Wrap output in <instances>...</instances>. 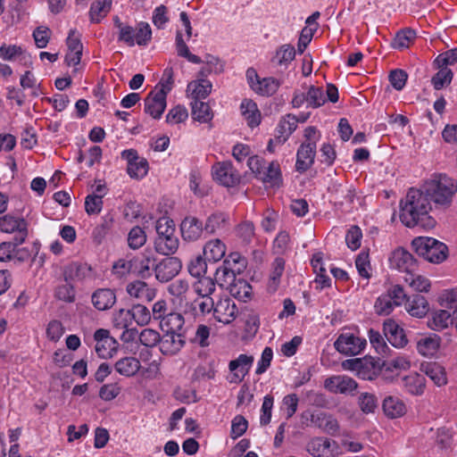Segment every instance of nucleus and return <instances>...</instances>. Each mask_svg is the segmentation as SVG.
I'll use <instances>...</instances> for the list:
<instances>
[{
  "instance_id": "nucleus-52",
  "label": "nucleus",
  "mask_w": 457,
  "mask_h": 457,
  "mask_svg": "<svg viewBox=\"0 0 457 457\" xmlns=\"http://www.w3.org/2000/svg\"><path fill=\"white\" fill-rule=\"evenodd\" d=\"M355 266L359 275L366 279L371 277V265L370 262L369 253L361 251L356 257Z\"/></svg>"
},
{
  "instance_id": "nucleus-44",
  "label": "nucleus",
  "mask_w": 457,
  "mask_h": 457,
  "mask_svg": "<svg viewBox=\"0 0 457 457\" xmlns=\"http://www.w3.org/2000/svg\"><path fill=\"white\" fill-rule=\"evenodd\" d=\"M404 386L411 395L423 394L425 389V378L418 373H412L403 378Z\"/></svg>"
},
{
  "instance_id": "nucleus-55",
  "label": "nucleus",
  "mask_w": 457,
  "mask_h": 457,
  "mask_svg": "<svg viewBox=\"0 0 457 457\" xmlns=\"http://www.w3.org/2000/svg\"><path fill=\"white\" fill-rule=\"evenodd\" d=\"M128 174L135 179H142L148 172V162L146 159L141 158L134 163H130L127 167Z\"/></svg>"
},
{
  "instance_id": "nucleus-32",
  "label": "nucleus",
  "mask_w": 457,
  "mask_h": 457,
  "mask_svg": "<svg viewBox=\"0 0 457 457\" xmlns=\"http://www.w3.org/2000/svg\"><path fill=\"white\" fill-rule=\"evenodd\" d=\"M141 368V363L135 357H124L115 362V370L124 377H133Z\"/></svg>"
},
{
  "instance_id": "nucleus-11",
  "label": "nucleus",
  "mask_w": 457,
  "mask_h": 457,
  "mask_svg": "<svg viewBox=\"0 0 457 457\" xmlns=\"http://www.w3.org/2000/svg\"><path fill=\"white\" fill-rule=\"evenodd\" d=\"M238 308L231 298L228 296L220 297L214 303L213 316L223 324H229L237 318Z\"/></svg>"
},
{
  "instance_id": "nucleus-9",
  "label": "nucleus",
  "mask_w": 457,
  "mask_h": 457,
  "mask_svg": "<svg viewBox=\"0 0 457 457\" xmlns=\"http://www.w3.org/2000/svg\"><path fill=\"white\" fill-rule=\"evenodd\" d=\"M155 265L154 253L148 248L129 261V269L143 278L152 275V270L154 271Z\"/></svg>"
},
{
  "instance_id": "nucleus-33",
  "label": "nucleus",
  "mask_w": 457,
  "mask_h": 457,
  "mask_svg": "<svg viewBox=\"0 0 457 457\" xmlns=\"http://www.w3.org/2000/svg\"><path fill=\"white\" fill-rule=\"evenodd\" d=\"M185 323L184 317L179 312L170 313L159 323L161 329L165 333H182Z\"/></svg>"
},
{
  "instance_id": "nucleus-23",
  "label": "nucleus",
  "mask_w": 457,
  "mask_h": 457,
  "mask_svg": "<svg viewBox=\"0 0 457 457\" xmlns=\"http://www.w3.org/2000/svg\"><path fill=\"white\" fill-rule=\"evenodd\" d=\"M405 310L412 317L423 318L429 311L428 302L423 295H413L406 299Z\"/></svg>"
},
{
  "instance_id": "nucleus-14",
  "label": "nucleus",
  "mask_w": 457,
  "mask_h": 457,
  "mask_svg": "<svg viewBox=\"0 0 457 457\" xmlns=\"http://www.w3.org/2000/svg\"><path fill=\"white\" fill-rule=\"evenodd\" d=\"M324 387L333 394H353L358 387L357 382L347 376H332L324 381Z\"/></svg>"
},
{
  "instance_id": "nucleus-15",
  "label": "nucleus",
  "mask_w": 457,
  "mask_h": 457,
  "mask_svg": "<svg viewBox=\"0 0 457 457\" xmlns=\"http://www.w3.org/2000/svg\"><path fill=\"white\" fill-rule=\"evenodd\" d=\"M180 231L185 241L195 242L201 238L205 230L201 220L187 216L181 221Z\"/></svg>"
},
{
  "instance_id": "nucleus-4",
  "label": "nucleus",
  "mask_w": 457,
  "mask_h": 457,
  "mask_svg": "<svg viewBox=\"0 0 457 457\" xmlns=\"http://www.w3.org/2000/svg\"><path fill=\"white\" fill-rule=\"evenodd\" d=\"M411 245L419 256L432 263H440L447 257L446 245L433 237H416L412 240Z\"/></svg>"
},
{
  "instance_id": "nucleus-45",
  "label": "nucleus",
  "mask_w": 457,
  "mask_h": 457,
  "mask_svg": "<svg viewBox=\"0 0 457 457\" xmlns=\"http://www.w3.org/2000/svg\"><path fill=\"white\" fill-rule=\"evenodd\" d=\"M227 290L232 296L244 301L249 298L252 294L251 285L243 278H237Z\"/></svg>"
},
{
  "instance_id": "nucleus-35",
  "label": "nucleus",
  "mask_w": 457,
  "mask_h": 457,
  "mask_svg": "<svg viewBox=\"0 0 457 457\" xmlns=\"http://www.w3.org/2000/svg\"><path fill=\"white\" fill-rule=\"evenodd\" d=\"M259 179L270 187H279L282 181L279 164L277 162H270L263 170Z\"/></svg>"
},
{
  "instance_id": "nucleus-54",
  "label": "nucleus",
  "mask_w": 457,
  "mask_h": 457,
  "mask_svg": "<svg viewBox=\"0 0 457 457\" xmlns=\"http://www.w3.org/2000/svg\"><path fill=\"white\" fill-rule=\"evenodd\" d=\"M416 38V32L411 29H405L397 32L394 39V46L395 48H407Z\"/></svg>"
},
{
  "instance_id": "nucleus-31",
  "label": "nucleus",
  "mask_w": 457,
  "mask_h": 457,
  "mask_svg": "<svg viewBox=\"0 0 457 457\" xmlns=\"http://www.w3.org/2000/svg\"><path fill=\"white\" fill-rule=\"evenodd\" d=\"M243 117L251 128L257 127L261 122V112L257 104L250 99H245L240 104Z\"/></svg>"
},
{
  "instance_id": "nucleus-27",
  "label": "nucleus",
  "mask_w": 457,
  "mask_h": 457,
  "mask_svg": "<svg viewBox=\"0 0 457 457\" xmlns=\"http://www.w3.org/2000/svg\"><path fill=\"white\" fill-rule=\"evenodd\" d=\"M91 300L97 310L105 311L113 306L116 302V295L112 289L100 288L93 293Z\"/></svg>"
},
{
  "instance_id": "nucleus-46",
  "label": "nucleus",
  "mask_w": 457,
  "mask_h": 457,
  "mask_svg": "<svg viewBox=\"0 0 457 457\" xmlns=\"http://www.w3.org/2000/svg\"><path fill=\"white\" fill-rule=\"evenodd\" d=\"M113 224V219L110 215H105L102 218V222L97 225L93 232L92 237L95 243L97 245L102 244L104 239L106 237L108 233L110 232Z\"/></svg>"
},
{
  "instance_id": "nucleus-16",
  "label": "nucleus",
  "mask_w": 457,
  "mask_h": 457,
  "mask_svg": "<svg viewBox=\"0 0 457 457\" xmlns=\"http://www.w3.org/2000/svg\"><path fill=\"white\" fill-rule=\"evenodd\" d=\"M165 93L151 91L145 98V112L154 119H160L166 108Z\"/></svg>"
},
{
  "instance_id": "nucleus-25",
  "label": "nucleus",
  "mask_w": 457,
  "mask_h": 457,
  "mask_svg": "<svg viewBox=\"0 0 457 457\" xmlns=\"http://www.w3.org/2000/svg\"><path fill=\"white\" fill-rule=\"evenodd\" d=\"M306 451L313 457H333L331 441L326 437H314L305 446Z\"/></svg>"
},
{
  "instance_id": "nucleus-17",
  "label": "nucleus",
  "mask_w": 457,
  "mask_h": 457,
  "mask_svg": "<svg viewBox=\"0 0 457 457\" xmlns=\"http://www.w3.org/2000/svg\"><path fill=\"white\" fill-rule=\"evenodd\" d=\"M316 145L312 143H303L296 153L295 170L303 173L309 170L314 163L316 155Z\"/></svg>"
},
{
  "instance_id": "nucleus-56",
  "label": "nucleus",
  "mask_w": 457,
  "mask_h": 457,
  "mask_svg": "<svg viewBox=\"0 0 457 457\" xmlns=\"http://www.w3.org/2000/svg\"><path fill=\"white\" fill-rule=\"evenodd\" d=\"M359 406L362 412L373 413L378 408V399L375 395L370 393H361L358 400Z\"/></svg>"
},
{
  "instance_id": "nucleus-19",
  "label": "nucleus",
  "mask_w": 457,
  "mask_h": 457,
  "mask_svg": "<svg viewBox=\"0 0 457 457\" xmlns=\"http://www.w3.org/2000/svg\"><path fill=\"white\" fill-rule=\"evenodd\" d=\"M312 426L331 436L337 435L340 428L333 415L323 411H316L315 415H312Z\"/></svg>"
},
{
  "instance_id": "nucleus-28",
  "label": "nucleus",
  "mask_w": 457,
  "mask_h": 457,
  "mask_svg": "<svg viewBox=\"0 0 457 457\" xmlns=\"http://www.w3.org/2000/svg\"><path fill=\"white\" fill-rule=\"evenodd\" d=\"M421 371L437 386H445L447 383L445 370L437 362L430 361L421 364Z\"/></svg>"
},
{
  "instance_id": "nucleus-21",
  "label": "nucleus",
  "mask_w": 457,
  "mask_h": 457,
  "mask_svg": "<svg viewBox=\"0 0 457 457\" xmlns=\"http://www.w3.org/2000/svg\"><path fill=\"white\" fill-rule=\"evenodd\" d=\"M384 334L389 343L395 347H403L407 345V338L403 329L394 320L384 322Z\"/></svg>"
},
{
  "instance_id": "nucleus-7",
  "label": "nucleus",
  "mask_w": 457,
  "mask_h": 457,
  "mask_svg": "<svg viewBox=\"0 0 457 457\" xmlns=\"http://www.w3.org/2000/svg\"><path fill=\"white\" fill-rule=\"evenodd\" d=\"M367 341L353 333H342L334 343L337 351L347 356L360 354L365 348Z\"/></svg>"
},
{
  "instance_id": "nucleus-18",
  "label": "nucleus",
  "mask_w": 457,
  "mask_h": 457,
  "mask_svg": "<svg viewBox=\"0 0 457 457\" xmlns=\"http://www.w3.org/2000/svg\"><path fill=\"white\" fill-rule=\"evenodd\" d=\"M183 333H165L160 341V351L164 355H175L185 345Z\"/></svg>"
},
{
  "instance_id": "nucleus-13",
  "label": "nucleus",
  "mask_w": 457,
  "mask_h": 457,
  "mask_svg": "<svg viewBox=\"0 0 457 457\" xmlns=\"http://www.w3.org/2000/svg\"><path fill=\"white\" fill-rule=\"evenodd\" d=\"M253 361V356L244 353L231 360L228 363V370L232 373L230 383L238 384L242 382L251 370Z\"/></svg>"
},
{
  "instance_id": "nucleus-12",
  "label": "nucleus",
  "mask_w": 457,
  "mask_h": 457,
  "mask_svg": "<svg viewBox=\"0 0 457 457\" xmlns=\"http://www.w3.org/2000/svg\"><path fill=\"white\" fill-rule=\"evenodd\" d=\"M213 178L222 186L234 187L240 181L239 173L229 162H219L212 167Z\"/></svg>"
},
{
  "instance_id": "nucleus-47",
  "label": "nucleus",
  "mask_w": 457,
  "mask_h": 457,
  "mask_svg": "<svg viewBox=\"0 0 457 457\" xmlns=\"http://www.w3.org/2000/svg\"><path fill=\"white\" fill-rule=\"evenodd\" d=\"M295 49L292 45L286 44L281 46L277 51L272 62L277 65H287L295 59Z\"/></svg>"
},
{
  "instance_id": "nucleus-62",
  "label": "nucleus",
  "mask_w": 457,
  "mask_h": 457,
  "mask_svg": "<svg viewBox=\"0 0 457 457\" xmlns=\"http://www.w3.org/2000/svg\"><path fill=\"white\" fill-rule=\"evenodd\" d=\"M361 228L358 226H352L346 233L345 242L351 250L355 251L361 246Z\"/></svg>"
},
{
  "instance_id": "nucleus-48",
  "label": "nucleus",
  "mask_w": 457,
  "mask_h": 457,
  "mask_svg": "<svg viewBox=\"0 0 457 457\" xmlns=\"http://www.w3.org/2000/svg\"><path fill=\"white\" fill-rule=\"evenodd\" d=\"M404 281L417 292H428L431 286L428 278L414 272L406 275Z\"/></svg>"
},
{
  "instance_id": "nucleus-30",
  "label": "nucleus",
  "mask_w": 457,
  "mask_h": 457,
  "mask_svg": "<svg viewBox=\"0 0 457 457\" xmlns=\"http://www.w3.org/2000/svg\"><path fill=\"white\" fill-rule=\"evenodd\" d=\"M226 245L219 238L208 241L204 246V254L209 262H217L226 253Z\"/></svg>"
},
{
  "instance_id": "nucleus-53",
  "label": "nucleus",
  "mask_w": 457,
  "mask_h": 457,
  "mask_svg": "<svg viewBox=\"0 0 457 457\" xmlns=\"http://www.w3.org/2000/svg\"><path fill=\"white\" fill-rule=\"evenodd\" d=\"M308 107L318 108L323 105L327 99L323 89L320 87L311 86L307 91Z\"/></svg>"
},
{
  "instance_id": "nucleus-36",
  "label": "nucleus",
  "mask_w": 457,
  "mask_h": 457,
  "mask_svg": "<svg viewBox=\"0 0 457 457\" xmlns=\"http://www.w3.org/2000/svg\"><path fill=\"white\" fill-rule=\"evenodd\" d=\"M237 274L232 268L222 263L216 269L214 279L220 287L228 289L236 281Z\"/></svg>"
},
{
  "instance_id": "nucleus-49",
  "label": "nucleus",
  "mask_w": 457,
  "mask_h": 457,
  "mask_svg": "<svg viewBox=\"0 0 457 457\" xmlns=\"http://www.w3.org/2000/svg\"><path fill=\"white\" fill-rule=\"evenodd\" d=\"M214 303L211 296H198L192 303V310L195 315H206L213 312Z\"/></svg>"
},
{
  "instance_id": "nucleus-43",
  "label": "nucleus",
  "mask_w": 457,
  "mask_h": 457,
  "mask_svg": "<svg viewBox=\"0 0 457 457\" xmlns=\"http://www.w3.org/2000/svg\"><path fill=\"white\" fill-rule=\"evenodd\" d=\"M193 288L198 296H211L215 292L216 282L211 277L203 276L197 278Z\"/></svg>"
},
{
  "instance_id": "nucleus-6",
  "label": "nucleus",
  "mask_w": 457,
  "mask_h": 457,
  "mask_svg": "<svg viewBox=\"0 0 457 457\" xmlns=\"http://www.w3.org/2000/svg\"><path fill=\"white\" fill-rule=\"evenodd\" d=\"M0 231L3 233H16L13 241L23 244L28 237V222L24 218L6 214L0 217Z\"/></svg>"
},
{
  "instance_id": "nucleus-3",
  "label": "nucleus",
  "mask_w": 457,
  "mask_h": 457,
  "mask_svg": "<svg viewBox=\"0 0 457 457\" xmlns=\"http://www.w3.org/2000/svg\"><path fill=\"white\" fill-rule=\"evenodd\" d=\"M156 237L154 242L156 253L162 255H171L177 252L179 240L176 236L175 224L172 220L162 217L156 221Z\"/></svg>"
},
{
  "instance_id": "nucleus-1",
  "label": "nucleus",
  "mask_w": 457,
  "mask_h": 457,
  "mask_svg": "<svg viewBox=\"0 0 457 457\" xmlns=\"http://www.w3.org/2000/svg\"><path fill=\"white\" fill-rule=\"evenodd\" d=\"M431 203L421 189L410 188L400 202V220L407 228H433L436 221L429 215Z\"/></svg>"
},
{
  "instance_id": "nucleus-8",
  "label": "nucleus",
  "mask_w": 457,
  "mask_h": 457,
  "mask_svg": "<svg viewBox=\"0 0 457 457\" xmlns=\"http://www.w3.org/2000/svg\"><path fill=\"white\" fill-rule=\"evenodd\" d=\"M388 262L390 269L405 272L406 275L410 272H415L418 268L416 259L403 247H398L394 250L389 256Z\"/></svg>"
},
{
  "instance_id": "nucleus-38",
  "label": "nucleus",
  "mask_w": 457,
  "mask_h": 457,
  "mask_svg": "<svg viewBox=\"0 0 457 457\" xmlns=\"http://www.w3.org/2000/svg\"><path fill=\"white\" fill-rule=\"evenodd\" d=\"M451 314L446 310H438L431 314L428 320V327L432 330L441 331L451 324Z\"/></svg>"
},
{
  "instance_id": "nucleus-64",
  "label": "nucleus",
  "mask_w": 457,
  "mask_h": 457,
  "mask_svg": "<svg viewBox=\"0 0 457 457\" xmlns=\"http://www.w3.org/2000/svg\"><path fill=\"white\" fill-rule=\"evenodd\" d=\"M457 62V47L444 52L436 56L434 64L436 67H447Z\"/></svg>"
},
{
  "instance_id": "nucleus-5",
  "label": "nucleus",
  "mask_w": 457,
  "mask_h": 457,
  "mask_svg": "<svg viewBox=\"0 0 457 457\" xmlns=\"http://www.w3.org/2000/svg\"><path fill=\"white\" fill-rule=\"evenodd\" d=\"M85 267L81 264L73 262L64 267L62 277L63 283L58 285L54 290V296L59 301L65 303H73L76 298V291L71 282L80 278V272Z\"/></svg>"
},
{
  "instance_id": "nucleus-20",
  "label": "nucleus",
  "mask_w": 457,
  "mask_h": 457,
  "mask_svg": "<svg viewBox=\"0 0 457 457\" xmlns=\"http://www.w3.org/2000/svg\"><path fill=\"white\" fill-rule=\"evenodd\" d=\"M229 227L228 215L222 212H215L209 215L204 223V230L208 234H221Z\"/></svg>"
},
{
  "instance_id": "nucleus-57",
  "label": "nucleus",
  "mask_w": 457,
  "mask_h": 457,
  "mask_svg": "<svg viewBox=\"0 0 457 457\" xmlns=\"http://www.w3.org/2000/svg\"><path fill=\"white\" fill-rule=\"evenodd\" d=\"M188 272L195 278H200L205 275L207 271L206 259L201 255L193 258L187 266Z\"/></svg>"
},
{
  "instance_id": "nucleus-40",
  "label": "nucleus",
  "mask_w": 457,
  "mask_h": 457,
  "mask_svg": "<svg viewBox=\"0 0 457 457\" xmlns=\"http://www.w3.org/2000/svg\"><path fill=\"white\" fill-rule=\"evenodd\" d=\"M127 292L130 296L140 300L151 301L154 296V293L148 285L145 282L140 280L129 283L127 286Z\"/></svg>"
},
{
  "instance_id": "nucleus-34",
  "label": "nucleus",
  "mask_w": 457,
  "mask_h": 457,
  "mask_svg": "<svg viewBox=\"0 0 457 457\" xmlns=\"http://www.w3.org/2000/svg\"><path fill=\"white\" fill-rule=\"evenodd\" d=\"M285 265H286V262L281 257H277L272 262V263L270 265V277H269V281H268L269 291H270V292L277 291V289L280 284L281 277L285 270Z\"/></svg>"
},
{
  "instance_id": "nucleus-10",
  "label": "nucleus",
  "mask_w": 457,
  "mask_h": 457,
  "mask_svg": "<svg viewBox=\"0 0 457 457\" xmlns=\"http://www.w3.org/2000/svg\"><path fill=\"white\" fill-rule=\"evenodd\" d=\"M182 263L178 257H166L156 263L154 269L155 278L162 283H166L174 278L181 270Z\"/></svg>"
},
{
  "instance_id": "nucleus-63",
  "label": "nucleus",
  "mask_w": 457,
  "mask_h": 457,
  "mask_svg": "<svg viewBox=\"0 0 457 457\" xmlns=\"http://www.w3.org/2000/svg\"><path fill=\"white\" fill-rule=\"evenodd\" d=\"M370 345L374 347L377 353L385 354L388 350V346L386 344L382 335L373 328H370L368 332Z\"/></svg>"
},
{
  "instance_id": "nucleus-2",
  "label": "nucleus",
  "mask_w": 457,
  "mask_h": 457,
  "mask_svg": "<svg viewBox=\"0 0 457 457\" xmlns=\"http://www.w3.org/2000/svg\"><path fill=\"white\" fill-rule=\"evenodd\" d=\"M436 208L448 209L457 193V180L445 173H436L421 189Z\"/></svg>"
},
{
  "instance_id": "nucleus-61",
  "label": "nucleus",
  "mask_w": 457,
  "mask_h": 457,
  "mask_svg": "<svg viewBox=\"0 0 457 457\" xmlns=\"http://www.w3.org/2000/svg\"><path fill=\"white\" fill-rule=\"evenodd\" d=\"M130 312L133 320L140 326L146 325L152 318L149 310L142 304L134 305Z\"/></svg>"
},
{
  "instance_id": "nucleus-41",
  "label": "nucleus",
  "mask_w": 457,
  "mask_h": 457,
  "mask_svg": "<svg viewBox=\"0 0 457 457\" xmlns=\"http://www.w3.org/2000/svg\"><path fill=\"white\" fill-rule=\"evenodd\" d=\"M212 85L207 79H201L197 82H190L187 85V91H191L194 101H201L206 98L212 91Z\"/></svg>"
},
{
  "instance_id": "nucleus-29",
  "label": "nucleus",
  "mask_w": 457,
  "mask_h": 457,
  "mask_svg": "<svg viewBox=\"0 0 457 457\" xmlns=\"http://www.w3.org/2000/svg\"><path fill=\"white\" fill-rule=\"evenodd\" d=\"M440 344V337L436 334H431L428 337L420 338L417 342V351L423 356L431 357L437 353Z\"/></svg>"
},
{
  "instance_id": "nucleus-60",
  "label": "nucleus",
  "mask_w": 457,
  "mask_h": 457,
  "mask_svg": "<svg viewBox=\"0 0 457 457\" xmlns=\"http://www.w3.org/2000/svg\"><path fill=\"white\" fill-rule=\"evenodd\" d=\"M140 343L146 347H154L160 345L161 336L158 331L152 328L143 329L138 336Z\"/></svg>"
},
{
  "instance_id": "nucleus-58",
  "label": "nucleus",
  "mask_w": 457,
  "mask_h": 457,
  "mask_svg": "<svg viewBox=\"0 0 457 457\" xmlns=\"http://www.w3.org/2000/svg\"><path fill=\"white\" fill-rule=\"evenodd\" d=\"M152 38V30L148 23L140 22L135 29V44L146 46Z\"/></svg>"
},
{
  "instance_id": "nucleus-39",
  "label": "nucleus",
  "mask_w": 457,
  "mask_h": 457,
  "mask_svg": "<svg viewBox=\"0 0 457 457\" xmlns=\"http://www.w3.org/2000/svg\"><path fill=\"white\" fill-rule=\"evenodd\" d=\"M280 87V81L275 78L268 77L257 80L253 91L262 96L274 95Z\"/></svg>"
},
{
  "instance_id": "nucleus-22",
  "label": "nucleus",
  "mask_w": 457,
  "mask_h": 457,
  "mask_svg": "<svg viewBox=\"0 0 457 457\" xmlns=\"http://www.w3.org/2000/svg\"><path fill=\"white\" fill-rule=\"evenodd\" d=\"M383 368V361L380 359L366 356L361 360L357 376L364 380H372L379 375Z\"/></svg>"
},
{
  "instance_id": "nucleus-51",
  "label": "nucleus",
  "mask_w": 457,
  "mask_h": 457,
  "mask_svg": "<svg viewBox=\"0 0 457 457\" xmlns=\"http://www.w3.org/2000/svg\"><path fill=\"white\" fill-rule=\"evenodd\" d=\"M439 71L432 77L431 83L436 90L448 86L453 79V72L447 67H437Z\"/></svg>"
},
{
  "instance_id": "nucleus-24",
  "label": "nucleus",
  "mask_w": 457,
  "mask_h": 457,
  "mask_svg": "<svg viewBox=\"0 0 457 457\" xmlns=\"http://www.w3.org/2000/svg\"><path fill=\"white\" fill-rule=\"evenodd\" d=\"M298 120L295 115L283 117L276 129L275 140L278 145L284 144L297 128Z\"/></svg>"
},
{
  "instance_id": "nucleus-42",
  "label": "nucleus",
  "mask_w": 457,
  "mask_h": 457,
  "mask_svg": "<svg viewBox=\"0 0 457 457\" xmlns=\"http://www.w3.org/2000/svg\"><path fill=\"white\" fill-rule=\"evenodd\" d=\"M192 106V117L194 120L199 122L206 123L212 120L213 114L207 103L203 101H193Z\"/></svg>"
},
{
  "instance_id": "nucleus-50",
  "label": "nucleus",
  "mask_w": 457,
  "mask_h": 457,
  "mask_svg": "<svg viewBox=\"0 0 457 457\" xmlns=\"http://www.w3.org/2000/svg\"><path fill=\"white\" fill-rule=\"evenodd\" d=\"M127 241L129 248L137 250L145 244L146 234L141 227L135 226L129 230Z\"/></svg>"
},
{
  "instance_id": "nucleus-37",
  "label": "nucleus",
  "mask_w": 457,
  "mask_h": 457,
  "mask_svg": "<svg viewBox=\"0 0 457 457\" xmlns=\"http://www.w3.org/2000/svg\"><path fill=\"white\" fill-rule=\"evenodd\" d=\"M112 0H96L89 10V19L92 23H99L110 12Z\"/></svg>"
},
{
  "instance_id": "nucleus-59",
  "label": "nucleus",
  "mask_w": 457,
  "mask_h": 457,
  "mask_svg": "<svg viewBox=\"0 0 457 457\" xmlns=\"http://www.w3.org/2000/svg\"><path fill=\"white\" fill-rule=\"evenodd\" d=\"M116 344L114 338H107L102 342L96 343V353L102 359L111 358L116 349Z\"/></svg>"
},
{
  "instance_id": "nucleus-26",
  "label": "nucleus",
  "mask_w": 457,
  "mask_h": 457,
  "mask_svg": "<svg viewBox=\"0 0 457 457\" xmlns=\"http://www.w3.org/2000/svg\"><path fill=\"white\" fill-rule=\"evenodd\" d=\"M385 415L389 419H397L406 413V405L398 396L388 395L382 403Z\"/></svg>"
}]
</instances>
